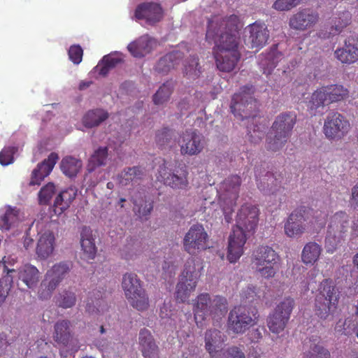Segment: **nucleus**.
<instances>
[{"label": "nucleus", "mask_w": 358, "mask_h": 358, "mask_svg": "<svg viewBox=\"0 0 358 358\" xmlns=\"http://www.w3.org/2000/svg\"><path fill=\"white\" fill-rule=\"evenodd\" d=\"M239 20L236 15L215 17L208 21L206 40L213 41L217 48L215 55L217 68L225 72L234 69L240 59Z\"/></svg>", "instance_id": "1"}, {"label": "nucleus", "mask_w": 358, "mask_h": 358, "mask_svg": "<svg viewBox=\"0 0 358 358\" xmlns=\"http://www.w3.org/2000/svg\"><path fill=\"white\" fill-rule=\"evenodd\" d=\"M259 209L255 206L245 205L236 216V224L229 237L227 258L231 263L236 262L243 252V246L252 235L259 222Z\"/></svg>", "instance_id": "2"}, {"label": "nucleus", "mask_w": 358, "mask_h": 358, "mask_svg": "<svg viewBox=\"0 0 358 358\" xmlns=\"http://www.w3.org/2000/svg\"><path fill=\"white\" fill-rule=\"evenodd\" d=\"M296 122V115L292 112L279 114L275 119L266 136V148L277 152L282 149L292 135Z\"/></svg>", "instance_id": "3"}, {"label": "nucleus", "mask_w": 358, "mask_h": 358, "mask_svg": "<svg viewBox=\"0 0 358 358\" xmlns=\"http://www.w3.org/2000/svg\"><path fill=\"white\" fill-rule=\"evenodd\" d=\"M241 178L237 175L230 176L223 180L218 189L219 200L227 222H230L231 213L236 206L241 185Z\"/></svg>", "instance_id": "4"}, {"label": "nucleus", "mask_w": 358, "mask_h": 358, "mask_svg": "<svg viewBox=\"0 0 358 358\" xmlns=\"http://www.w3.org/2000/svg\"><path fill=\"white\" fill-rule=\"evenodd\" d=\"M318 291L315 300V312L320 318L327 320L336 308L338 290L332 282L324 280L320 283Z\"/></svg>", "instance_id": "5"}, {"label": "nucleus", "mask_w": 358, "mask_h": 358, "mask_svg": "<svg viewBox=\"0 0 358 358\" xmlns=\"http://www.w3.org/2000/svg\"><path fill=\"white\" fill-rule=\"evenodd\" d=\"M253 92L252 86H244L233 96L230 106L231 112L241 120L257 117L258 107L252 96Z\"/></svg>", "instance_id": "6"}, {"label": "nucleus", "mask_w": 358, "mask_h": 358, "mask_svg": "<svg viewBox=\"0 0 358 358\" xmlns=\"http://www.w3.org/2000/svg\"><path fill=\"white\" fill-rule=\"evenodd\" d=\"M72 268L70 262H61L55 264L46 272L41 283L39 296L42 299H48L52 292L59 285Z\"/></svg>", "instance_id": "7"}, {"label": "nucleus", "mask_w": 358, "mask_h": 358, "mask_svg": "<svg viewBox=\"0 0 358 358\" xmlns=\"http://www.w3.org/2000/svg\"><path fill=\"white\" fill-rule=\"evenodd\" d=\"M122 288L130 304L138 310L148 306V297L135 273H126L122 278Z\"/></svg>", "instance_id": "8"}, {"label": "nucleus", "mask_w": 358, "mask_h": 358, "mask_svg": "<svg viewBox=\"0 0 358 358\" xmlns=\"http://www.w3.org/2000/svg\"><path fill=\"white\" fill-rule=\"evenodd\" d=\"M253 264L261 276L270 278L276 273L275 265L278 262V255L275 251L267 245L258 247L253 252Z\"/></svg>", "instance_id": "9"}, {"label": "nucleus", "mask_w": 358, "mask_h": 358, "mask_svg": "<svg viewBox=\"0 0 358 358\" xmlns=\"http://www.w3.org/2000/svg\"><path fill=\"white\" fill-rule=\"evenodd\" d=\"M350 219L346 213L340 211L331 218L325 243L329 250H333L347 235L350 228Z\"/></svg>", "instance_id": "10"}, {"label": "nucleus", "mask_w": 358, "mask_h": 358, "mask_svg": "<svg viewBox=\"0 0 358 358\" xmlns=\"http://www.w3.org/2000/svg\"><path fill=\"white\" fill-rule=\"evenodd\" d=\"M184 251L194 255L206 250L208 246V236L203 225L193 224L188 229L182 240Z\"/></svg>", "instance_id": "11"}, {"label": "nucleus", "mask_w": 358, "mask_h": 358, "mask_svg": "<svg viewBox=\"0 0 358 358\" xmlns=\"http://www.w3.org/2000/svg\"><path fill=\"white\" fill-rule=\"evenodd\" d=\"M257 311H251L245 306L234 307L228 317L229 329L236 334H242L248 329L257 317Z\"/></svg>", "instance_id": "12"}, {"label": "nucleus", "mask_w": 358, "mask_h": 358, "mask_svg": "<svg viewBox=\"0 0 358 358\" xmlns=\"http://www.w3.org/2000/svg\"><path fill=\"white\" fill-rule=\"evenodd\" d=\"M294 306V301L290 297L285 298L275 308L267 318V326L271 331L279 334L285 328Z\"/></svg>", "instance_id": "13"}, {"label": "nucleus", "mask_w": 358, "mask_h": 358, "mask_svg": "<svg viewBox=\"0 0 358 358\" xmlns=\"http://www.w3.org/2000/svg\"><path fill=\"white\" fill-rule=\"evenodd\" d=\"M350 127V123L341 114L331 112L325 119L323 131L327 138L339 140L348 133Z\"/></svg>", "instance_id": "14"}, {"label": "nucleus", "mask_w": 358, "mask_h": 358, "mask_svg": "<svg viewBox=\"0 0 358 358\" xmlns=\"http://www.w3.org/2000/svg\"><path fill=\"white\" fill-rule=\"evenodd\" d=\"M310 209L301 206L295 209L288 217L285 224V231L289 237H296L304 233L308 220Z\"/></svg>", "instance_id": "15"}, {"label": "nucleus", "mask_w": 358, "mask_h": 358, "mask_svg": "<svg viewBox=\"0 0 358 358\" xmlns=\"http://www.w3.org/2000/svg\"><path fill=\"white\" fill-rule=\"evenodd\" d=\"M245 43L252 49L259 50L267 43L269 31L264 23L255 22L245 28Z\"/></svg>", "instance_id": "16"}, {"label": "nucleus", "mask_w": 358, "mask_h": 358, "mask_svg": "<svg viewBox=\"0 0 358 358\" xmlns=\"http://www.w3.org/2000/svg\"><path fill=\"white\" fill-rule=\"evenodd\" d=\"M70 322L66 320L57 321L54 326V341L57 345L71 351H77L80 346L78 341L71 334Z\"/></svg>", "instance_id": "17"}, {"label": "nucleus", "mask_w": 358, "mask_h": 358, "mask_svg": "<svg viewBox=\"0 0 358 358\" xmlns=\"http://www.w3.org/2000/svg\"><path fill=\"white\" fill-rule=\"evenodd\" d=\"M227 336L216 329L207 330L204 334L205 349L209 353L210 358H222V351Z\"/></svg>", "instance_id": "18"}, {"label": "nucleus", "mask_w": 358, "mask_h": 358, "mask_svg": "<svg viewBox=\"0 0 358 358\" xmlns=\"http://www.w3.org/2000/svg\"><path fill=\"white\" fill-rule=\"evenodd\" d=\"M179 145L181 154L190 156L198 155L204 147L202 136L192 130H187L182 134Z\"/></svg>", "instance_id": "19"}, {"label": "nucleus", "mask_w": 358, "mask_h": 358, "mask_svg": "<svg viewBox=\"0 0 358 358\" xmlns=\"http://www.w3.org/2000/svg\"><path fill=\"white\" fill-rule=\"evenodd\" d=\"M158 178L163 181L165 185L175 189H184L188 185L185 171H172L170 169L166 167L165 164L160 166Z\"/></svg>", "instance_id": "20"}, {"label": "nucleus", "mask_w": 358, "mask_h": 358, "mask_svg": "<svg viewBox=\"0 0 358 358\" xmlns=\"http://www.w3.org/2000/svg\"><path fill=\"white\" fill-rule=\"evenodd\" d=\"M318 14L310 9H303L291 16L289 27L295 30L304 31L313 27L318 21Z\"/></svg>", "instance_id": "21"}, {"label": "nucleus", "mask_w": 358, "mask_h": 358, "mask_svg": "<svg viewBox=\"0 0 358 358\" xmlns=\"http://www.w3.org/2000/svg\"><path fill=\"white\" fill-rule=\"evenodd\" d=\"M58 159L59 156L57 153L51 152L47 159L39 163L31 172L29 185H40L50 173Z\"/></svg>", "instance_id": "22"}, {"label": "nucleus", "mask_w": 358, "mask_h": 358, "mask_svg": "<svg viewBox=\"0 0 358 358\" xmlns=\"http://www.w3.org/2000/svg\"><path fill=\"white\" fill-rule=\"evenodd\" d=\"M335 57L343 64H352L358 60V38L350 36L343 47L337 49Z\"/></svg>", "instance_id": "23"}, {"label": "nucleus", "mask_w": 358, "mask_h": 358, "mask_svg": "<svg viewBox=\"0 0 358 358\" xmlns=\"http://www.w3.org/2000/svg\"><path fill=\"white\" fill-rule=\"evenodd\" d=\"M203 268V263L200 258L190 257L185 262L180 279L196 286Z\"/></svg>", "instance_id": "24"}, {"label": "nucleus", "mask_w": 358, "mask_h": 358, "mask_svg": "<svg viewBox=\"0 0 358 358\" xmlns=\"http://www.w3.org/2000/svg\"><path fill=\"white\" fill-rule=\"evenodd\" d=\"M138 340L140 350L145 358H159V348L149 330L141 329Z\"/></svg>", "instance_id": "25"}, {"label": "nucleus", "mask_w": 358, "mask_h": 358, "mask_svg": "<svg viewBox=\"0 0 358 358\" xmlns=\"http://www.w3.org/2000/svg\"><path fill=\"white\" fill-rule=\"evenodd\" d=\"M135 16L137 19H145L148 23L154 24L162 17V8L157 3H144L136 8Z\"/></svg>", "instance_id": "26"}, {"label": "nucleus", "mask_w": 358, "mask_h": 358, "mask_svg": "<svg viewBox=\"0 0 358 358\" xmlns=\"http://www.w3.org/2000/svg\"><path fill=\"white\" fill-rule=\"evenodd\" d=\"M256 177L259 181L257 185L261 192L265 194H274L280 189L281 180L273 173L266 172L261 176L257 173V167L255 168Z\"/></svg>", "instance_id": "27"}, {"label": "nucleus", "mask_w": 358, "mask_h": 358, "mask_svg": "<svg viewBox=\"0 0 358 358\" xmlns=\"http://www.w3.org/2000/svg\"><path fill=\"white\" fill-rule=\"evenodd\" d=\"M156 45L155 41L148 35H143L129 43L128 50L136 57H143L150 53Z\"/></svg>", "instance_id": "28"}, {"label": "nucleus", "mask_w": 358, "mask_h": 358, "mask_svg": "<svg viewBox=\"0 0 358 358\" xmlns=\"http://www.w3.org/2000/svg\"><path fill=\"white\" fill-rule=\"evenodd\" d=\"M96 236L89 227H83L80 231V245L85 257L93 259L96 254Z\"/></svg>", "instance_id": "29"}, {"label": "nucleus", "mask_w": 358, "mask_h": 358, "mask_svg": "<svg viewBox=\"0 0 358 358\" xmlns=\"http://www.w3.org/2000/svg\"><path fill=\"white\" fill-rule=\"evenodd\" d=\"M203 72V66L197 56L190 55L184 61L182 74L187 80H195L200 78Z\"/></svg>", "instance_id": "30"}, {"label": "nucleus", "mask_w": 358, "mask_h": 358, "mask_svg": "<svg viewBox=\"0 0 358 358\" xmlns=\"http://www.w3.org/2000/svg\"><path fill=\"white\" fill-rule=\"evenodd\" d=\"M77 195V190L70 187L59 193L54 201L53 208L55 214L60 215L69 208Z\"/></svg>", "instance_id": "31"}, {"label": "nucleus", "mask_w": 358, "mask_h": 358, "mask_svg": "<svg viewBox=\"0 0 358 358\" xmlns=\"http://www.w3.org/2000/svg\"><path fill=\"white\" fill-rule=\"evenodd\" d=\"M183 57L180 51L176 50L161 57L155 66V71L162 74H167Z\"/></svg>", "instance_id": "32"}, {"label": "nucleus", "mask_w": 358, "mask_h": 358, "mask_svg": "<svg viewBox=\"0 0 358 358\" xmlns=\"http://www.w3.org/2000/svg\"><path fill=\"white\" fill-rule=\"evenodd\" d=\"M55 236L50 231H45L39 238L36 247V255L41 259H46L53 252Z\"/></svg>", "instance_id": "33"}, {"label": "nucleus", "mask_w": 358, "mask_h": 358, "mask_svg": "<svg viewBox=\"0 0 358 358\" xmlns=\"http://www.w3.org/2000/svg\"><path fill=\"white\" fill-rule=\"evenodd\" d=\"M39 278V271L31 264H26L19 269L18 279L29 289H34L36 287Z\"/></svg>", "instance_id": "34"}, {"label": "nucleus", "mask_w": 358, "mask_h": 358, "mask_svg": "<svg viewBox=\"0 0 358 358\" xmlns=\"http://www.w3.org/2000/svg\"><path fill=\"white\" fill-rule=\"evenodd\" d=\"M212 299L208 294H201L197 296L194 309V319L197 324L201 323L209 316Z\"/></svg>", "instance_id": "35"}, {"label": "nucleus", "mask_w": 358, "mask_h": 358, "mask_svg": "<svg viewBox=\"0 0 358 358\" xmlns=\"http://www.w3.org/2000/svg\"><path fill=\"white\" fill-rule=\"evenodd\" d=\"M109 114L107 111L96 108L88 110L83 117L82 122L86 128L99 127L102 122L107 120Z\"/></svg>", "instance_id": "36"}, {"label": "nucleus", "mask_w": 358, "mask_h": 358, "mask_svg": "<svg viewBox=\"0 0 358 358\" xmlns=\"http://www.w3.org/2000/svg\"><path fill=\"white\" fill-rule=\"evenodd\" d=\"M178 136L175 130L165 127L157 131L155 142L162 149L169 148L175 145Z\"/></svg>", "instance_id": "37"}, {"label": "nucleus", "mask_w": 358, "mask_h": 358, "mask_svg": "<svg viewBox=\"0 0 358 358\" xmlns=\"http://www.w3.org/2000/svg\"><path fill=\"white\" fill-rule=\"evenodd\" d=\"M203 94L201 92H195L182 98L177 104L178 110L181 115L189 110H194L202 101Z\"/></svg>", "instance_id": "38"}, {"label": "nucleus", "mask_w": 358, "mask_h": 358, "mask_svg": "<svg viewBox=\"0 0 358 358\" xmlns=\"http://www.w3.org/2000/svg\"><path fill=\"white\" fill-rule=\"evenodd\" d=\"M145 174V169L141 166L127 167L119 175V182L122 185L126 186L131 182H137Z\"/></svg>", "instance_id": "39"}, {"label": "nucleus", "mask_w": 358, "mask_h": 358, "mask_svg": "<svg viewBox=\"0 0 358 358\" xmlns=\"http://www.w3.org/2000/svg\"><path fill=\"white\" fill-rule=\"evenodd\" d=\"M278 44L273 45L270 51L264 57V59L261 61V65L263 66L264 74H271V71L282 58V55L278 51Z\"/></svg>", "instance_id": "40"}, {"label": "nucleus", "mask_w": 358, "mask_h": 358, "mask_svg": "<svg viewBox=\"0 0 358 358\" xmlns=\"http://www.w3.org/2000/svg\"><path fill=\"white\" fill-rule=\"evenodd\" d=\"M108 157L107 147H99L96 149L90 156L87 169L89 172L94 171L96 168L106 165Z\"/></svg>", "instance_id": "41"}, {"label": "nucleus", "mask_w": 358, "mask_h": 358, "mask_svg": "<svg viewBox=\"0 0 358 358\" xmlns=\"http://www.w3.org/2000/svg\"><path fill=\"white\" fill-rule=\"evenodd\" d=\"M122 62V59L117 53L109 54L103 57L96 66L94 70L99 75L106 76L109 71Z\"/></svg>", "instance_id": "42"}, {"label": "nucleus", "mask_w": 358, "mask_h": 358, "mask_svg": "<svg viewBox=\"0 0 358 358\" xmlns=\"http://www.w3.org/2000/svg\"><path fill=\"white\" fill-rule=\"evenodd\" d=\"M83 166V163L71 156L64 157L60 163V169L63 173L69 178L76 176Z\"/></svg>", "instance_id": "43"}, {"label": "nucleus", "mask_w": 358, "mask_h": 358, "mask_svg": "<svg viewBox=\"0 0 358 358\" xmlns=\"http://www.w3.org/2000/svg\"><path fill=\"white\" fill-rule=\"evenodd\" d=\"M322 252L321 246L315 242H309L305 245L302 253L301 259L305 264H313L319 259Z\"/></svg>", "instance_id": "44"}, {"label": "nucleus", "mask_w": 358, "mask_h": 358, "mask_svg": "<svg viewBox=\"0 0 358 358\" xmlns=\"http://www.w3.org/2000/svg\"><path fill=\"white\" fill-rule=\"evenodd\" d=\"M304 346L306 348L302 358H330L329 352L319 343L309 341L305 343Z\"/></svg>", "instance_id": "45"}, {"label": "nucleus", "mask_w": 358, "mask_h": 358, "mask_svg": "<svg viewBox=\"0 0 358 358\" xmlns=\"http://www.w3.org/2000/svg\"><path fill=\"white\" fill-rule=\"evenodd\" d=\"M175 88V82L168 80L159 87L158 90L152 96L155 104L162 105L167 102Z\"/></svg>", "instance_id": "46"}, {"label": "nucleus", "mask_w": 358, "mask_h": 358, "mask_svg": "<svg viewBox=\"0 0 358 358\" xmlns=\"http://www.w3.org/2000/svg\"><path fill=\"white\" fill-rule=\"evenodd\" d=\"M227 310V301L224 297L220 296H213L211 301L209 316L217 320L224 316Z\"/></svg>", "instance_id": "47"}, {"label": "nucleus", "mask_w": 358, "mask_h": 358, "mask_svg": "<svg viewBox=\"0 0 358 358\" xmlns=\"http://www.w3.org/2000/svg\"><path fill=\"white\" fill-rule=\"evenodd\" d=\"M55 299L56 305L62 308H71L76 303V293L71 289H64L59 292Z\"/></svg>", "instance_id": "48"}, {"label": "nucleus", "mask_w": 358, "mask_h": 358, "mask_svg": "<svg viewBox=\"0 0 358 358\" xmlns=\"http://www.w3.org/2000/svg\"><path fill=\"white\" fill-rule=\"evenodd\" d=\"M323 88L329 103L341 101L348 96V90L342 85H329Z\"/></svg>", "instance_id": "49"}, {"label": "nucleus", "mask_w": 358, "mask_h": 358, "mask_svg": "<svg viewBox=\"0 0 358 358\" xmlns=\"http://www.w3.org/2000/svg\"><path fill=\"white\" fill-rule=\"evenodd\" d=\"M13 272L14 269H8L6 275L0 279V306L6 301L13 287V278L10 273Z\"/></svg>", "instance_id": "50"}, {"label": "nucleus", "mask_w": 358, "mask_h": 358, "mask_svg": "<svg viewBox=\"0 0 358 358\" xmlns=\"http://www.w3.org/2000/svg\"><path fill=\"white\" fill-rule=\"evenodd\" d=\"M329 104L327 98L324 88L316 90L310 96L308 101V108L311 112H315L319 107Z\"/></svg>", "instance_id": "51"}, {"label": "nucleus", "mask_w": 358, "mask_h": 358, "mask_svg": "<svg viewBox=\"0 0 358 358\" xmlns=\"http://www.w3.org/2000/svg\"><path fill=\"white\" fill-rule=\"evenodd\" d=\"M351 14L349 11L345 10L338 14V16L333 20L331 27V34L340 33L344 27H346L350 22Z\"/></svg>", "instance_id": "52"}, {"label": "nucleus", "mask_w": 358, "mask_h": 358, "mask_svg": "<svg viewBox=\"0 0 358 358\" xmlns=\"http://www.w3.org/2000/svg\"><path fill=\"white\" fill-rule=\"evenodd\" d=\"M196 286L179 280L176 285V298L178 302L186 301L190 296V294L195 290Z\"/></svg>", "instance_id": "53"}, {"label": "nucleus", "mask_w": 358, "mask_h": 358, "mask_svg": "<svg viewBox=\"0 0 358 358\" xmlns=\"http://www.w3.org/2000/svg\"><path fill=\"white\" fill-rule=\"evenodd\" d=\"M18 210L8 207L0 219V229L9 230L18 220Z\"/></svg>", "instance_id": "54"}, {"label": "nucleus", "mask_w": 358, "mask_h": 358, "mask_svg": "<svg viewBox=\"0 0 358 358\" xmlns=\"http://www.w3.org/2000/svg\"><path fill=\"white\" fill-rule=\"evenodd\" d=\"M257 123L258 121L256 117L254 120L252 119L251 123L247 126L248 139L255 144L260 142L264 136L263 127L259 126Z\"/></svg>", "instance_id": "55"}, {"label": "nucleus", "mask_w": 358, "mask_h": 358, "mask_svg": "<svg viewBox=\"0 0 358 358\" xmlns=\"http://www.w3.org/2000/svg\"><path fill=\"white\" fill-rule=\"evenodd\" d=\"M56 192L55 185L52 182H48L38 192V201L41 205H48L50 201Z\"/></svg>", "instance_id": "56"}, {"label": "nucleus", "mask_w": 358, "mask_h": 358, "mask_svg": "<svg viewBox=\"0 0 358 358\" xmlns=\"http://www.w3.org/2000/svg\"><path fill=\"white\" fill-rule=\"evenodd\" d=\"M140 243L138 240L132 238H128L126 243L124 245L122 250L125 253L126 257H132L139 252Z\"/></svg>", "instance_id": "57"}, {"label": "nucleus", "mask_w": 358, "mask_h": 358, "mask_svg": "<svg viewBox=\"0 0 358 358\" xmlns=\"http://www.w3.org/2000/svg\"><path fill=\"white\" fill-rule=\"evenodd\" d=\"M17 151V147L4 148L0 152V164L7 166L13 162V155Z\"/></svg>", "instance_id": "58"}, {"label": "nucleus", "mask_w": 358, "mask_h": 358, "mask_svg": "<svg viewBox=\"0 0 358 358\" xmlns=\"http://www.w3.org/2000/svg\"><path fill=\"white\" fill-rule=\"evenodd\" d=\"M303 0H276L273 8L277 10H289L298 6Z\"/></svg>", "instance_id": "59"}, {"label": "nucleus", "mask_w": 358, "mask_h": 358, "mask_svg": "<svg viewBox=\"0 0 358 358\" xmlns=\"http://www.w3.org/2000/svg\"><path fill=\"white\" fill-rule=\"evenodd\" d=\"M133 203L135 206L134 210L138 211L139 216L141 217L149 215L153 208V206L151 203L144 202L143 204L135 199H133Z\"/></svg>", "instance_id": "60"}, {"label": "nucleus", "mask_w": 358, "mask_h": 358, "mask_svg": "<svg viewBox=\"0 0 358 358\" xmlns=\"http://www.w3.org/2000/svg\"><path fill=\"white\" fill-rule=\"evenodd\" d=\"M70 59L76 64L82 61L83 50L80 45H72L69 50Z\"/></svg>", "instance_id": "61"}, {"label": "nucleus", "mask_w": 358, "mask_h": 358, "mask_svg": "<svg viewBox=\"0 0 358 358\" xmlns=\"http://www.w3.org/2000/svg\"><path fill=\"white\" fill-rule=\"evenodd\" d=\"M241 297L246 302H252L257 297L256 288L252 286H248L246 289L243 290Z\"/></svg>", "instance_id": "62"}, {"label": "nucleus", "mask_w": 358, "mask_h": 358, "mask_svg": "<svg viewBox=\"0 0 358 358\" xmlns=\"http://www.w3.org/2000/svg\"><path fill=\"white\" fill-rule=\"evenodd\" d=\"M264 333L265 329L264 327L257 328L250 331L249 338L252 342L257 343L262 338Z\"/></svg>", "instance_id": "63"}, {"label": "nucleus", "mask_w": 358, "mask_h": 358, "mask_svg": "<svg viewBox=\"0 0 358 358\" xmlns=\"http://www.w3.org/2000/svg\"><path fill=\"white\" fill-rule=\"evenodd\" d=\"M8 347V342L6 339V334L4 333L0 334V354H1Z\"/></svg>", "instance_id": "64"}]
</instances>
